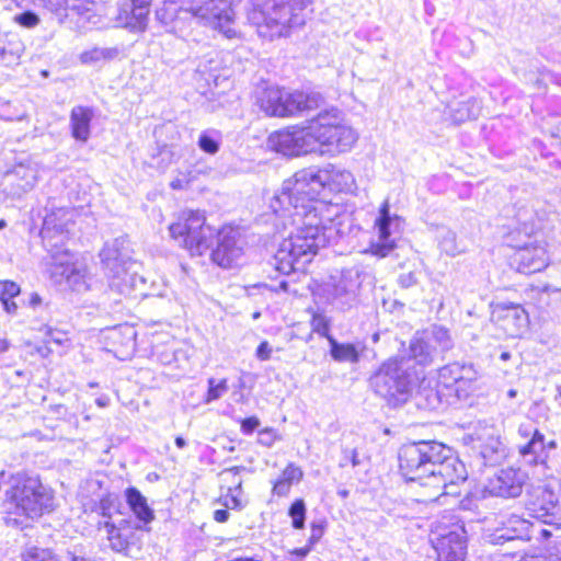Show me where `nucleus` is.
Returning a JSON list of instances; mask_svg holds the SVG:
<instances>
[{
	"label": "nucleus",
	"mask_w": 561,
	"mask_h": 561,
	"mask_svg": "<svg viewBox=\"0 0 561 561\" xmlns=\"http://www.w3.org/2000/svg\"><path fill=\"white\" fill-rule=\"evenodd\" d=\"M324 192L319 170L304 169L284 181L271 201L274 226L279 236L290 228L279 243L273 265L282 274L301 271L320 248L334 236L352 230L348 216H337V207L318 198Z\"/></svg>",
	"instance_id": "1"
},
{
	"label": "nucleus",
	"mask_w": 561,
	"mask_h": 561,
	"mask_svg": "<svg viewBox=\"0 0 561 561\" xmlns=\"http://www.w3.org/2000/svg\"><path fill=\"white\" fill-rule=\"evenodd\" d=\"M399 469L409 481L433 490L434 497L456 493L453 486L465 482L468 477L462 461L451 449L435 440L404 444L398 454Z\"/></svg>",
	"instance_id": "2"
},
{
	"label": "nucleus",
	"mask_w": 561,
	"mask_h": 561,
	"mask_svg": "<svg viewBox=\"0 0 561 561\" xmlns=\"http://www.w3.org/2000/svg\"><path fill=\"white\" fill-rule=\"evenodd\" d=\"M57 218L56 213L46 215L41 230L43 241L50 253L49 277L55 284L66 285L79 294L92 290L96 279L89 272L87 264L73 260V255L68 250L58 247L66 239L67 229L66 224L57 222Z\"/></svg>",
	"instance_id": "3"
},
{
	"label": "nucleus",
	"mask_w": 561,
	"mask_h": 561,
	"mask_svg": "<svg viewBox=\"0 0 561 561\" xmlns=\"http://www.w3.org/2000/svg\"><path fill=\"white\" fill-rule=\"evenodd\" d=\"M53 492L43 485L38 477L25 472L12 474L5 491V524L26 526L24 519H34L53 510Z\"/></svg>",
	"instance_id": "4"
},
{
	"label": "nucleus",
	"mask_w": 561,
	"mask_h": 561,
	"mask_svg": "<svg viewBox=\"0 0 561 561\" xmlns=\"http://www.w3.org/2000/svg\"><path fill=\"white\" fill-rule=\"evenodd\" d=\"M420 377L421 371L410 365V359L390 357L370 376L369 385L376 394L396 405L407 402Z\"/></svg>",
	"instance_id": "5"
},
{
	"label": "nucleus",
	"mask_w": 561,
	"mask_h": 561,
	"mask_svg": "<svg viewBox=\"0 0 561 561\" xmlns=\"http://www.w3.org/2000/svg\"><path fill=\"white\" fill-rule=\"evenodd\" d=\"M170 236L191 255H203L213 245L215 229L206 224L205 213L184 209L169 226Z\"/></svg>",
	"instance_id": "6"
},
{
	"label": "nucleus",
	"mask_w": 561,
	"mask_h": 561,
	"mask_svg": "<svg viewBox=\"0 0 561 561\" xmlns=\"http://www.w3.org/2000/svg\"><path fill=\"white\" fill-rule=\"evenodd\" d=\"M100 256L108 278L110 289L123 296L130 295L138 278L137 273L131 271L135 263L130 260L127 238L118 237L107 242Z\"/></svg>",
	"instance_id": "7"
},
{
	"label": "nucleus",
	"mask_w": 561,
	"mask_h": 561,
	"mask_svg": "<svg viewBox=\"0 0 561 561\" xmlns=\"http://www.w3.org/2000/svg\"><path fill=\"white\" fill-rule=\"evenodd\" d=\"M311 128L314 129L317 150L327 147L328 150L347 151L357 140L356 131L343 123L337 108L320 112L311 119Z\"/></svg>",
	"instance_id": "8"
},
{
	"label": "nucleus",
	"mask_w": 561,
	"mask_h": 561,
	"mask_svg": "<svg viewBox=\"0 0 561 561\" xmlns=\"http://www.w3.org/2000/svg\"><path fill=\"white\" fill-rule=\"evenodd\" d=\"M453 345L449 331L444 327L433 325L427 330L417 331L410 340L408 356H400V358L410 359V365L414 368L419 366L423 371Z\"/></svg>",
	"instance_id": "9"
},
{
	"label": "nucleus",
	"mask_w": 561,
	"mask_h": 561,
	"mask_svg": "<svg viewBox=\"0 0 561 561\" xmlns=\"http://www.w3.org/2000/svg\"><path fill=\"white\" fill-rule=\"evenodd\" d=\"M267 144L271 149L288 157H298L317 151L311 121L304 127L294 126L273 133L270 135Z\"/></svg>",
	"instance_id": "10"
},
{
	"label": "nucleus",
	"mask_w": 561,
	"mask_h": 561,
	"mask_svg": "<svg viewBox=\"0 0 561 561\" xmlns=\"http://www.w3.org/2000/svg\"><path fill=\"white\" fill-rule=\"evenodd\" d=\"M433 547L436 561H465L467 554V533L462 525H437L433 531Z\"/></svg>",
	"instance_id": "11"
},
{
	"label": "nucleus",
	"mask_w": 561,
	"mask_h": 561,
	"mask_svg": "<svg viewBox=\"0 0 561 561\" xmlns=\"http://www.w3.org/2000/svg\"><path fill=\"white\" fill-rule=\"evenodd\" d=\"M539 206L540 203L533 199H518L505 209V217L512 220L511 226L516 231L530 237L547 218V213Z\"/></svg>",
	"instance_id": "12"
},
{
	"label": "nucleus",
	"mask_w": 561,
	"mask_h": 561,
	"mask_svg": "<svg viewBox=\"0 0 561 561\" xmlns=\"http://www.w3.org/2000/svg\"><path fill=\"white\" fill-rule=\"evenodd\" d=\"M217 245L211 251V260L224 268L238 264L244 254V240L239 231L231 227H225L218 232L215 231Z\"/></svg>",
	"instance_id": "13"
},
{
	"label": "nucleus",
	"mask_w": 561,
	"mask_h": 561,
	"mask_svg": "<svg viewBox=\"0 0 561 561\" xmlns=\"http://www.w3.org/2000/svg\"><path fill=\"white\" fill-rule=\"evenodd\" d=\"M375 225L378 229V241L370 244V252L379 257H385L396 248L393 234L399 231L401 226V218L390 214L388 199L380 206Z\"/></svg>",
	"instance_id": "14"
},
{
	"label": "nucleus",
	"mask_w": 561,
	"mask_h": 561,
	"mask_svg": "<svg viewBox=\"0 0 561 561\" xmlns=\"http://www.w3.org/2000/svg\"><path fill=\"white\" fill-rule=\"evenodd\" d=\"M362 286V273L358 268H348L341 273L329 288L332 302L341 309L351 308L357 302Z\"/></svg>",
	"instance_id": "15"
},
{
	"label": "nucleus",
	"mask_w": 561,
	"mask_h": 561,
	"mask_svg": "<svg viewBox=\"0 0 561 561\" xmlns=\"http://www.w3.org/2000/svg\"><path fill=\"white\" fill-rule=\"evenodd\" d=\"M494 530L488 535L492 545H504L512 540H530L533 524L516 514L501 516Z\"/></svg>",
	"instance_id": "16"
},
{
	"label": "nucleus",
	"mask_w": 561,
	"mask_h": 561,
	"mask_svg": "<svg viewBox=\"0 0 561 561\" xmlns=\"http://www.w3.org/2000/svg\"><path fill=\"white\" fill-rule=\"evenodd\" d=\"M513 262L517 271L524 274L541 272L549 265V255L543 243L534 242L524 245L515 244Z\"/></svg>",
	"instance_id": "17"
},
{
	"label": "nucleus",
	"mask_w": 561,
	"mask_h": 561,
	"mask_svg": "<svg viewBox=\"0 0 561 561\" xmlns=\"http://www.w3.org/2000/svg\"><path fill=\"white\" fill-rule=\"evenodd\" d=\"M198 0H184L181 4H179L175 0H167L163 2V4L156 11V18L157 20L163 24L169 25L172 23L180 13H190L193 18L197 19L201 23L204 25H208L213 27L214 30L219 31V27L210 23L206 18H203L197 10H194L193 7L197 4ZM219 4V1H210L205 0V3L202 4L204 7L203 9H206L211 12V8Z\"/></svg>",
	"instance_id": "18"
},
{
	"label": "nucleus",
	"mask_w": 561,
	"mask_h": 561,
	"mask_svg": "<svg viewBox=\"0 0 561 561\" xmlns=\"http://www.w3.org/2000/svg\"><path fill=\"white\" fill-rule=\"evenodd\" d=\"M527 480L525 471L515 468H505L500 470L493 479L490 480V492L501 497H517L522 494L524 484Z\"/></svg>",
	"instance_id": "19"
},
{
	"label": "nucleus",
	"mask_w": 561,
	"mask_h": 561,
	"mask_svg": "<svg viewBox=\"0 0 561 561\" xmlns=\"http://www.w3.org/2000/svg\"><path fill=\"white\" fill-rule=\"evenodd\" d=\"M558 502L559 497L550 486L539 485L530 493L526 510L530 517L547 523V518L553 515Z\"/></svg>",
	"instance_id": "20"
},
{
	"label": "nucleus",
	"mask_w": 561,
	"mask_h": 561,
	"mask_svg": "<svg viewBox=\"0 0 561 561\" xmlns=\"http://www.w3.org/2000/svg\"><path fill=\"white\" fill-rule=\"evenodd\" d=\"M106 0H16L19 5H27L28 2H33L36 5L43 7L45 10L62 14L67 9L77 12L79 15H85L87 20H90V12H94L100 3Z\"/></svg>",
	"instance_id": "21"
},
{
	"label": "nucleus",
	"mask_w": 561,
	"mask_h": 561,
	"mask_svg": "<svg viewBox=\"0 0 561 561\" xmlns=\"http://www.w3.org/2000/svg\"><path fill=\"white\" fill-rule=\"evenodd\" d=\"M285 103L286 106L278 107V111H275L278 114H284V117H288L318 108L323 103V98L316 92L306 93L285 89Z\"/></svg>",
	"instance_id": "22"
},
{
	"label": "nucleus",
	"mask_w": 561,
	"mask_h": 561,
	"mask_svg": "<svg viewBox=\"0 0 561 561\" xmlns=\"http://www.w3.org/2000/svg\"><path fill=\"white\" fill-rule=\"evenodd\" d=\"M496 321L511 337H518L528 329V313L519 305H506L496 311Z\"/></svg>",
	"instance_id": "23"
},
{
	"label": "nucleus",
	"mask_w": 561,
	"mask_h": 561,
	"mask_svg": "<svg viewBox=\"0 0 561 561\" xmlns=\"http://www.w3.org/2000/svg\"><path fill=\"white\" fill-rule=\"evenodd\" d=\"M324 192H351L355 186L353 174L344 169L333 164H328L323 169H319Z\"/></svg>",
	"instance_id": "24"
},
{
	"label": "nucleus",
	"mask_w": 561,
	"mask_h": 561,
	"mask_svg": "<svg viewBox=\"0 0 561 561\" xmlns=\"http://www.w3.org/2000/svg\"><path fill=\"white\" fill-rule=\"evenodd\" d=\"M35 181L36 176L34 171L21 165L4 175L3 191L12 197H20L22 194L33 188Z\"/></svg>",
	"instance_id": "25"
},
{
	"label": "nucleus",
	"mask_w": 561,
	"mask_h": 561,
	"mask_svg": "<svg viewBox=\"0 0 561 561\" xmlns=\"http://www.w3.org/2000/svg\"><path fill=\"white\" fill-rule=\"evenodd\" d=\"M125 499L139 523L137 529H146V526L154 519V512L149 506L147 499L134 486L125 490Z\"/></svg>",
	"instance_id": "26"
},
{
	"label": "nucleus",
	"mask_w": 561,
	"mask_h": 561,
	"mask_svg": "<svg viewBox=\"0 0 561 561\" xmlns=\"http://www.w3.org/2000/svg\"><path fill=\"white\" fill-rule=\"evenodd\" d=\"M115 21L119 27L128 28L131 32H144L148 24V15L145 14L142 8L136 9L125 1L118 7Z\"/></svg>",
	"instance_id": "27"
},
{
	"label": "nucleus",
	"mask_w": 561,
	"mask_h": 561,
	"mask_svg": "<svg viewBox=\"0 0 561 561\" xmlns=\"http://www.w3.org/2000/svg\"><path fill=\"white\" fill-rule=\"evenodd\" d=\"M93 111L85 106H75L70 114L71 134L75 139L85 142L90 137V123Z\"/></svg>",
	"instance_id": "28"
},
{
	"label": "nucleus",
	"mask_w": 561,
	"mask_h": 561,
	"mask_svg": "<svg viewBox=\"0 0 561 561\" xmlns=\"http://www.w3.org/2000/svg\"><path fill=\"white\" fill-rule=\"evenodd\" d=\"M421 371L420 380L417 381V392L416 397L419 399V404H423L424 408L430 410H436L442 404V394L439 390V385L436 381L427 379L423 376V371Z\"/></svg>",
	"instance_id": "29"
},
{
	"label": "nucleus",
	"mask_w": 561,
	"mask_h": 561,
	"mask_svg": "<svg viewBox=\"0 0 561 561\" xmlns=\"http://www.w3.org/2000/svg\"><path fill=\"white\" fill-rule=\"evenodd\" d=\"M448 108L453 122L460 124L469 119H476L480 114L481 105L478 99L468 96L463 100L450 102Z\"/></svg>",
	"instance_id": "30"
},
{
	"label": "nucleus",
	"mask_w": 561,
	"mask_h": 561,
	"mask_svg": "<svg viewBox=\"0 0 561 561\" xmlns=\"http://www.w3.org/2000/svg\"><path fill=\"white\" fill-rule=\"evenodd\" d=\"M123 56L121 46L99 47L94 46L83 50L79 55V61L82 65L94 66L119 59Z\"/></svg>",
	"instance_id": "31"
},
{
	"label": "nucleus",
	"mask_w": 561,
	"mask_h": 561,
	"mask_svg": "<svg viewBox=\"0 0 561 561\" xmlns=\"http://www.w3.org/2000/svg\"><path fill=\"white\" fill-rule=\"evenodd\" d=\"M472 376L471 364L453 363L438 370L437 382L447 390H451L459 382L462 376Z\"/></svg>",
	"instance_id": "32"
},
{
	"label": "nucleus",
	"mask_w": 561,
	"mask_h": 561,
	"mask_svg": "<svg viewBox=\"0 0 561 561\" xmlns=\"http://www.w3.org/2000/svg\"><path fill=\"white\" fill-rule=\"evenodd\" d=\"M546 449L545 435L538 430L533 432L530 439L519 447V454L527 458L529 465H538L546 462V456H542Z\"/></svg>",
	"instance_id": "33"
},
{
	"label": "nucleus",
	"mask_w": 561,
	"mask_h": 561,
	"mask_svg": "<svg viewBox=\"0 0 561 561\" xmlns=\"http://www.w3.org/2000/svg\"><path fill=\"white\" fill-rule=\"evenodd\" d=\"M260 106L261 110L268 116L284 117V114H278L275 110L278 111V107L286 106L285 88H266L260 98Z\"/></svg>",
	"instance_id": "34"
},
{
	"label": "nucleus",
	"mask_w": 561,
	"mask_h": 561,
	"mask_svg": "<svg viewBox=\"0 0 561 561\" xmlns=\"http://www.w3.org/2000/svg\"><path fill=\"white\" fill-rule=\"evenodd\" d=\"M330 354L336 362L355 364L359 360L364 346L353 343H339L334 337H330Z\"/></svg>",
	"instance_id": "35"
},
{
	"label": "nucleus",
	"mask_w": 561,
	"mask_h": 561,
	"mask_svg": "<svg viewBox=\"0 0 561 561\" xmlns=\"http://www.w3.org/2000/svg\"><path fill=\"white\" fill-rule=\"evenodd\" d=\"M98 525L99 529L103 528L105 530L110 546L114 551L122 552L127 549L128 541L122 534L121 528H118L114 523L111 520H100Z\"/></svg>",
	"instance_id": "36"
},
{
	"label": "nucleus",
	"mask_w": 561,
	"mask_h": 561,
	"mask_svg": "<svg viewBox=\"0 0 561 561\" xmlns=\"http://www.w3.org/2000/svg\"><path fill=\"white\" fill-rule=\"evenodd\" d=\"M222 135L219 130L209 128L203 130L197 139L198 148L208 154H216L221 146Z\"/></svg>",
	"instance_id": "37"
},
{
	"label": "nucleus",
	"mask_w": 561,
	"mask_h": 561,
	"mask_svg": "<svg viewBox=\"0 0 561 561\" xmlns=\"http://www.w3.org/2000/svg\"><path fill=\"white\" fill-rule=\"evenodd\" d=\"M20 286L11 280L0 282V301L4 310L10 314H15L18 305L13 301V298L20 294Z\"/></svg>",
	"instance_id": "38"
},
{
	"label": "nucleus",
	"mask_w": 561,
	"mask_h": 561,
	"mask_svg": "<svg viewBox=\"0 0 561 561\" xmlns=\"http://www.w3.org/2000/svg\"><path fill=\"white\" fill-rule=\"evenodd\" d=\"M471 374L472 376H468V380L467 377L463 375L459 382L455 385L454 388L450 390L455 393L458 400L468 399L469 396L474 391V383L478 378V373L474 369L473 365H471Z\"/></svg>",
	"instance_id": "39"
},
{
	"label": "nucleus",
	"mask_w": 561,
	"mask_h": 561,
	"mask_svg": "<svg viewBox=\"0 0 561 561\" xmlns=\"http://www.w3.org/2000/svg\"><path fill=\"white\" fill-rule=\"evenodd\" d=\"M439 248L450 256H456L465 251V249L457 242L456 233L449 229H443L440 231Z\"/></svg>",
	"instance_id": "40"
},
{
	"label": "nucleus",
	"mask_w": 561,
	"mask_h": 561,
	"mask_svg": "<svg viewBox=\"0 0 561 561\" xmlns=\"http://www.w3.org/2000/svg\"><path fill=\"white\" fill-rule=\"evenodd\" d=\"M13 1L15 2V4L19 8L24 9L23 12L18 13L13 16V21L16 24H19L20 26L25 27V28H33L39 24V22H41L39 15L37 13H35L34 11L30 10L28 7L34 5L36 8L44 9L43 7L36 5L33 2H28L27 5L22 7V5H19L16 0H13Z\"/></svg>",
	"instance_id": "41"
},
{
	"label": "nucleus",
	"mask_w": 561,
	"mask_h": 561,
	"mask_svg": "<svg viewBox=\"0 0 561 561\" xmlns=\"http://www.w3.org/2000/svg\"><path fill=\"white\" fill-rule=\"evenodd\" d=\"M306 513L307 508L305 501L302 499L295 500L288 510V515L291 518V526L295 529H302L305 527Z\"/></svg>",
	"instance_id": "42"
},
{
	"label": "nucleus",
	"mask_w": 561,
	"mask_h": 561,
	"mask_svg": "<svg viewBox=\"0 0 561 561\" xmlns=\"http://www.w3.org/2000/svg\"><path fill=\"white\" fill-rule=\"evenodd\" d=\"M228 391L227 379L216 380L215 378L208 379V391L206 396V403L213 402L221 398Z\"/></svg>",
	"instance_id": "43"
},
{
	"label": "nucleus",
	"mask_w": 561,
	"mask_h": 561,
	"mask_svg": "<svg viewBox=\"0 0 561 561\" xmlns=\"http://www.w3.org/2000/svg\"><path fill=\"white\" fill-rule=\"evenodd\" d=\"M22 559L23 561H58L50 550L37 547L28 548L22 553Z\"/></svg>",
	"instance_id": "44"
},
{
	"label": "nucleus",
	"mask_w": 561,
	"mask_h": 561,
	"mask_svg": "<svg viewBox=\"0 0 561 561\" xmlns=\"http://www.w3.org/2000/svg\"><path fill=\"white\" fill-rule=\"evenodd\" d=\"M311 328L312 331L320 334L321 336H324L330 342V320L321 313L313 314L311 319Z\"/></svg>",
	"instance_id": "45"
},
{
	"label": "nucleus",
	"mask_w": 561,
	"mask_h": 561,
	"mask_svg": "<svg viewBox=\"0 0 561 561\" xmlns=\"http://www.w3.org/2000/svg\"><path fill=\"white\" fill-rule=\"evenodd\" d=\"M23 51V45L20 42L9 43L8 46H0V57L3 60L16 61Z\"/></svg>",
	"instance_id": "46"
},
{
	"label": "nucleus",
	"mask_w": 561,
	"mask_h": 561,
	"mask_svg": "<svg viewBox=\"0 0 561 561\" xmlns=\"http://www.w3.org/2000/svg\"><path fill=\"white\" fill-rule=\"evenodd\" d=\"M96 511L104 520H110L113 513L116 511L114 500L110 495L102 497L96 506Z\"/></svg>",
	"instance_id": "47"
},
{
	"label": "nucleus",
	"mask_w": 561,
	"mask_h": 561,
	"mask_svg": "<svg viewBox=\"0 0 561 561\" xmlns=\"http://www.w3.org/2000/svg\"><path fill=\"white\" fill-rule=\"evenodd\" d=\"M302 477H304L302 470L299 467L295 466L294 463H289L283 470L280 479L293 484V483L300 482Z\"/></svg>",
	"instance_id": "48"
},
{
	"label": "nucleus",
	"mask_w": 561,
	"mask_h": 561,
	"mask_svg": "<svg viewBox=\"0 0 561 561\" xmlns=\"http://www.w3.org/2000/svg\"><path fill=\"white\" fill-rule=\"evenodd\" d=\"M11 103L7 102L0 105V118L4 121H22L26 118L24 111H11Z\"/></svg>",
	"instance_id": "49"
},
{
	"label": "nucleus",
	"mask_w": 561,
	"mask_h": 561,
	"mask_svg": "<svg viewBox=\"0 0 561 561\" xmlns=\"http://www.w3.org/2000/svg\"><path fill=\"white\" fill-rule=\"evenodd\" d=\"M501 445L502 444L499 439L492 438L490 440V444L481 449L480 454L483 457V459L488 461H493L495 460L494 456L500 451Z\"/></svg>",
	"instance_id": "50"
},
{
	"label": "nucleus",
	"mask_w": 561,
	"mask_h": 561,
	"mask_svg": "<svg viewBox=\"0 0 561 561\" xmlns=\"http://www.w3.org/2000/svg\"><path fill=\"white\" fill-rule=\"evenodd\" d=\"M348 462L353 467H357L362 463L356 449H344L343 450V458L341 460V467L346 466Z\"/></svg>",
	"instance_id": "51"
},
{
	"label": "nucleus",
	"mask_w": 561,
	"mask_h": 561,
	"mask_svg": "<svg viewBox=\"0 0 561 561\" xmlns=\"http://www.w3.org/2000/svg\"><path fill=\"white\" fill-rule=\"evenodd\" d=\"M277 436L273 428H265L260 431L259 433V442L260 444L271 447L276 440Z\"/></svg>",
	"instance_id": "52"
},
{
	"label": "nucleus",
	"mask_w": 561,
	"mask_h": 561,
	"mask_svg": "<svg viewBox=\"0 0 561 561\" xmlns=\"http://www.w3.org/2000/svg\"><path fill=\"white\" fill-rule=\"evenodd\" d=\"M260 426V420L256 416H250L241 422V431L245 434H251Z\"/></svg>",
	"instance_id": "53"
},
{
	"label": "nucleus",
	"mask_w": 561,
	"mask_h": 561,
	"mask_svg": "<svg viewBox=\"0 0 561 561\" xmlns=\"http://www.w3.org/2000/svg\"><path fill=\"white\" fill-rule=\"evenodd\" d=\"M291 484L284 481L283 479H278L273 485V494L278 496H286L290 492Z\"/></svg>",
	"instance_id": "54"
},
{
	"label": "nucleus",
	"mask_w": 561,
	"mask_h": 561,
	"mask_svg": "<svg viewBox=\"0 0 561 561\" xmlns=\"http://www.w3.org/2000/svg\"><path fill=\"white\" fill-rule=\"evenodd\" d=\"M272 348L267 341H263L256 348V357L260 360H267L271 357Z\"/></svg>",
	"instance_id": "55"
},
{
	"label": "nucleus",
	"mask_w": 561,
	"mask_h": 561,
	"mask_svg": "<svg viewBox=\"0 0 561 561\" xmlns=\"http://www.w3.org/2000/svg\"><path fill=\"white\" fill-rule=\"evenodd\" d=\"M224 505L228 508L238 510V511H240L244 507V505L242 504L241 500L238 497L237 494L226 496Z\"/></svg>",
	"instance_id": "56"
},
{
	"label": "nucleus",
	"mask_w": 561,
	"mask_h": 561,
	"mask_svg": "<svg viewBox=\"0 0 561 561\" xmlns=\"http://www.w3.org/2000/svg\"><path fill=\"white\" fill-rule=\"evenodd\" d=\"M126 1L129 2L130 4H133L134 8H136V9L142 8L146 15L149 14V5L151 3V0H126Z\"/></svg>",
	"instance_id": "57"
},
{
	"label": "nucleus",
	"mask_w": 561,
	"mask_h": 561,
	"mask_svg": "<svg viewBox=\"0 0 561 561\" xmlns=\"http://www.w3.org/2000/svg\"><path fill=\"white\" fill-rule=\"evenodd\" d=\"M190 183V180L186 179V178H176L174 180L171 181L170 183V186L173 188V190H182L184 188L187 184Z\"/></svg>",
	"instance_id": "58"
},
{
	"label": "nucleus",
	"mask_w": 561,
	"mask_h": 561,
	"mask_svg": "<svg viewBox=\"0 0 561 561\" xmlns=\"http://www.w3.org/2000/svg\"><path fill=\"white\" fill-rule=\"evenodd\" d=\"M323 534V528L321 526L312 524L311 527V536H310V542L313 543L318 541Z\"/></svg>",
	"instance_id": "59"
},
{
	"label": "nucleus",
	"mask_w": 561,
	"mask_h": 561,
	"mask_svg": "<svg viewBox=\"0 0 561 561\" xmlns=\"http://www.w3.org/2000/svg\"><path fill=\"white\" fill-rule=\"evenodd\" d=\"M159 157L161 158L162 162H165V164L162 165V167L158 165V168H160L161 170H165L168 164L171 162L172 153H171V151L169 149H162L159 152Z\"/></svg>",
	"instance_id": "60"
},
{
	"label": "nucleus",
	"mask_w": 561,
	"mask_h": 561,
	"mask_svg": "<svg viewBox=\"0 0 561 561\" xmlns=\"http://www.w3.org/2000/svg\"><path fill=\"white\" fill-rule=\"evenodd\" d=\"M229 512L227 510H217L214 512V519L217 523H225L229 519Z\"/></svg>",
	"instance_id": "61"
},
{
	"label": "nucleus",
	"mask_w": 561,
	"mask_h": 561,
	"mask_svg": "<svg viewBox=\"0 0 561 561\" xmlns=\"http://www.w3.org/2000/svg\"><path fill=\"white\" fill-rule=\"evenodd\" d=\"M416 280H415V277L413 276L412 273H409L407 275H401L400 276V283L402 286L404 287H409L411 286L412 284H414Z\"/></svg>",
	"instance_id": "62"
},
{
	"label": "nucleus",
	"mask_w": 561,
	"mask_h": 561,
	"mask_svg": "<svg viewBox=\"0 0 561 561\" xmlns=\"http://www.w3.org/2000/svg\"><path fill=\"white\" fill-rule=\"evenodd\" d=\"M67 558L69 561H91L90 559H88L83 556L77 554L76 551H68Z\"/></svg>",
	"instance_id": "63"
},
{
	"label": "nucleus",
	"mask_w": 561,
	"mask_h": 561,
	"mask_svg": "<svg viewBox=\"0 0 561 561\" xmlns=\"http://www.w3.org/2000/svg\"><path fill=\"white\" fill-rule=\"evenodd\" d=\"M309 551H310L309 548H297V549H294L290 553L295 554L299 558H305L309 553Z\"/></svg>",
	"instance_id": "64"
}]
</instances>
